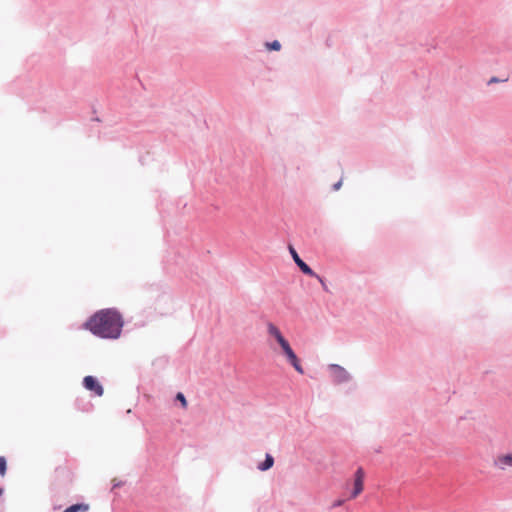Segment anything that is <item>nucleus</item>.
<instances>
[{"label": "nucleus", "mask_w": 512, "mask_h": 512, "mask_svg": "<svg viewBox=\"0 0 512 512\" xmlns=\"http://www.w3.org/2000/svg\"><path fill=\"white\" fill-rule=\"evenodd\" d=\"M364 477L365 473L363 468L359 467L354 475V483H353V490L351 492L350 498L354 499L357 496H359L363 489H364Z\"/></svg>", "instance_id": "39448f33"}, {"label": "nucleus", "mask_w": 512, "mask_h": 512, "mask_svg": "<svg viewBox=\"0 0 512 512\" xmlns=\"http://www.w3.org/2000/svg\"><path fill=\"white\" fill-rule=\"evenodd\" d=\"M266 48L268 50H276V51H278L281 48V44L277 40H275L273 42H267L266 43Z\"/></svg>", "instance_id": "9b49d317"}, {"label": "nucleus", "mask_w": 512, "mask_h": 512, "mask_svg": "<svg viewBox=\"0 0 512 512\" xmlns=\"http://www.w3.org/2000/svg\"><path fill=\"white\" fill-rule=\"evenodd\" d=\"M6 473V459L4 457H0V475L4 476Z\"/></svg>", "instance_id": "f8f14e48"}, {"label": "nucleus", "mask_w": 512, "mask_h": 512, "mask_svg": "<svg viewBox=\"0 0 512 512\" xmlns=\"http://www.w3.org/2000/svg\"><path fill=\"white\" fill-rule=\"evenodd\" d=\"M176 399L181 402V405H182L183 408L187 407V400H186L185 396L181 392H179L176 395Z\"/></svg>", "instance_id": "ddd939ff"}, {"label": "nucleus", "mask_w": 512, "mask_h": 512, "mask_svg": "<svg viewBox=\"0 0 512 512\" xmlns=\"http://www.w3.org/2000/svg\"><path fill=\"white\" fill-rule=\"evenodd\" d=\"M342 503H343V501L339 500V501H337V502L334 504V506H339V505H341Z\"/></svg>", "instance_id": "dca6fc26"}, {"label": "nucleus", "mask_w": 512, "mask_h": 512, "mask_svg": "<svg viewBox=\"0 0 512 512\" xmlns=\"http://www.w3.org/2000/svg\"><path fill=\"white\" fill-rule=\"evenodd\" d=\"M266 327L268 335L279 345L280 349L290 344L288 340L284 337L280 329L274 323L268 322L266 324Z\"/></svg>", "instance_id": "7ed1b4c3"}, {"label": "nucleus", "mask_w": 512, "mask_h": 512, "mask_svg": "<svg viewBox=\"0 0 512 512\" xmlns=\"http://www.w3.org/2000/svg\"><path fill=\"white\" fill-rule=\"evenodd\" d=\"M330 370L332 372V376L334 380L338 383L345 382L349 379L348 372L341 366L332 364L330 365Z\"/></svg>", "instance_id": "0eeeda50"}, {"label": "nucleus", "mask_w": 512, "mask_h": 512, "mask_svg": "<svg viewBox=\"0 0 512 512\" xmlns=\"http://www.w3.org/2000/svg\"><path fill=\"white\" fill-rule=\"evenodd\" d=\"M84 387L89 390L93 391L95 395L102 396L103 395V387L101 384L97 381V379L93 376H86L83 380Z\"/></svg>", "instance_id": "423d86ee"}, {"label": "nucleus", "mask_w": 512, "mask_h": 512, "mask_svg": "<svg viewBox=\"0 0 512 512\" xmlns=\"http://www.w3.org/2000/svg\"><path fill=\"white\" fill-rule=\"evenodd\" d=\"M499 80L496 78V77H492L490 80H489V83H496L498 82Z\"/></svg>", "instance_id": "2eb2a0df"}, {"label": "nucleus", "mask_w": 512, "mask_h": 512, "mask_svg": "<svg viewBox=\"0 0 512 512\" xmlns=\"http://www.w3.org/2000/svg\"><path fill=\"white\" fill-rule=\"evenodd\" d=\"M90 506L85 503L74 504L66 508L63 512H88Z\"/></svg>", "instance_id": "1a4fd4ad"}, {"label": "nucleus", "mask_w": 512, "mask_h": 512, "mask_svg": "<svg viewBox=\"0 0 512 512\" xmlns=\"http://www.w3.org/2000/svg\"><path fill=\"white\" fill-rule=\"evenodd\" d=\"M289 251L293 257V260L295 261V263L297 264V266L300 268V270L306 274V275H309V276H312V277H316L320 283L325 286V283L323 281V279L317 275L300 257L299 255L297 254L296 250L290 246L289 247Z\"/></svg>", "instance_id": "20e7f679"}, {"label": "nucleus", "mask_w": 512, "mask_h": 512, "mask_svg": "<svg viewBox=\"0 0 512 512\" xmlns=\"http://www.w3.org/2000/svg\"><path fill=\"white\" fill-rule=\"evenodd\" d=\"M341 184H342V182H341V181H339L338 183H336V184L334 185V189H335V190H338V189L341 187Z\"/></svg>", "instance_id": "4468645a"}, {"label": "nucleus", "mask_w": 512, "mask_h": 512, "mask_svg": "<svg viewBox=\"0 0 512 512\" xmlns=\"http://www.w3.org/2000/svg\"><path fill=\"white\" fill-rule=\"evenodd\" d=\"M281 353L285 356L287 362L299 373L304 374V369L301 364L300 359L296 355V353L293 351L291 345L284 347L281 349Z\"/></svg>", "instance_id": "f03ea898"}, {"label": "nucleus", "mask_w": 512, "mask_h": 512, "mask_svg": "<svg viewBox=\"0 0 512 512\" xmlns=\"http://www.w3.org/2000/svg\"><path fill=\"white\" fill-rule=\"evenodd\" d=\"M495 463L500 469H505L506 467H512V455L498 456Z\"/></svg>", "instance_id": "6e6552de"}, {"label": "nucleus", "mask_w": 512, "mask_h": 512, "mask_svg": "<svg viewBox=\"0 0 512 512\" xmlns=\"http://www.w3.org/2000/svg\"><path fill=\"white\" fill-rule=\"evenodd\" d=\"M84 327L101 338L116 339L120 336L123 320L115 309H102L84 324Z\"/></svg>", "instance_id": "f257e3e1"}, {"label": "nucleus", "mask_w": 512, "mask_h": 512, "mask_svg": "<svg viewBox=\"0 0 512 512\" xmlns=\"http://www.w3.org/2000/svg\"><path fill=\"white\" fill-rule=\"evenodd\" d=\"M274 464V459L270 454L266 455L265 461L261 463L258 468L262 471L270 469Z\"/></svg>", "instance_id": "9d476101"}]
</instances>
